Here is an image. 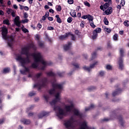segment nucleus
Returning a JSON list of instances; mask_svg holds the SVG:
<instances>
[{"label": "nucleus", "mask_w": 129, "mask_h": 129, "mask_svg": "<svg viewBox=\"0 0 129 129\" xmlns=\"http://www.w3.org/2000/svg\"><path fill=\"white\" fill-rule=\"evenodd\" d=\"M46 74L47 76L52 77L53 78L50 82L52 88L49 91V94H54L55 98L51 102H50V104L51 106H54L53 110L56 111L57 116L61 119L64 116L69 115V113L73 111L74 115L81 118L83 114L79 109L76 108L73 109L74 108V104L73 101L70 98H66L64 99L65 103H68V104H65V103H61L62 106H63V109L59 106H55L57 102H60V100H61V92L63 90V85L64 84L63 83L59 84L56 82L55 78L57 77V75L53 72H49L46 73Z\"/></svg>", "instance_id": "obj_1"}, {"label": "nucleus", "mask_w": 129, "mask_h": 129, "mask_svg": "<svg viewBox=\"0 0 129 129\" xmlns=\"http://www.w3.org/2000/svg\"><path fill=\"white\" fill-rule=\"evenodd\" d=\"M30 49L36 50L37 47L33 44H30L21 49V55L16 56V60L20 62L21 66L23 67L24 70H20V73L23 75L28 74V77H32L31 74V68L36 69L39 67V63H41V66L39 67L40 70H45V68L50 65L47 62L44 60L42 53L38 51L34 53L30 52ZM22 55H25L26 57H22Z\"/></svg>", "instance_id": "obj_2"}, {"label": "nucleus", "mask_w": 129, "mask_h": 129, "mask_svg": "<svg viewBox=\"0 0 129 129\" xmlns=\"http://www.w3.org/2000/svg\"><path fill=\"white\" fill-rule=\"evenodd\" d=\"M42 74L43 73H42L36 74L33 78V80L36 82V84L34 85V88L36 87L38 90H40L42 87H45L48 84V79L47 78L40 79Z\"/></svg>", "instance_id": "obj_3"}, {"label": "nucleus", "mask_w": 129, "mask_h": 129, "mask_svg": "<svg viewBox=\"0 0 129 129\" xmlns=\"http://www.w3.org/2000/svg\"><path fill=\"white\" fill-rule=\"evenodd\" d=\"M2 32L3 39L7 40L8 45L10 48H12L14 42L13 36H8V28L5 26L2 27Z\"/></svg>", "instance_id": "obj_4"}, {"label": "nucleus", "mask_w": 129, "mask_h": 129, "mask_svg": "<svg viewBox=\"0 0 129 129\" xmlns=\"http://www.w3.org/2000/svg\"><path fill=\"white\" fill-rule=\"evenodd\" d=\"M78 121L73 117H71L69 119L67 120L64 121V125L68 129H74L77 125Z\"/></svg>", "instance_id": "obj_5"}, {"label": "nucleus", "mask_w": 129, "mask_h": 129, "mask_svg": "<svg viewBox=\"0 0 129 129\" xmlns=\"http://www.w3.org/2000/svg\"><path fill=\"white\" fill-rule=\"evenodd\" d=\"M120 57L118 59V64L119 65V69L122 70L123 69V60L122 57H123V54H124V50L123 48H120L119 50Z\"/></svg>", "instance_id": "obj_6"}, {"label": "nucleus", "mask_w": 129, "mask_h": 129, "mask_svg": "<svg viewBox=\"0 0 129 129\" xmlns=\"http://www.w3.org/2000/svg\"><path fill=\"white\" fill-rule=\"evenodd\" d=\"M98 64H99L98 61H95L93 64H91L90 65V67L84 66L83 67V69L84 70H86V71H88V72H90V71H91V70L94 68V67H95L96 65H98Z\"/></svg>", "instance_id": "obj_7"}, {"label": "nucleus", "mask_w": 129, "mask_h": 129, "mask_svg": "<svg viewBox=\"0 0 129 129\" xmlns=\"http://www.w3.org/2000/svg\"><path fill=\"white\" fill-rule=\"evenodd\" d=\"M101 32V28H97L93 31V35H92V39L94 40L97 37L98 33H100Z\"/></svg>", "instance_id": "obj_8"}, {"label": "nucleus", "mask_w": 129, "mask_h": 129, "mask_svg": "<svg viewBox=\"0 0 129 129\" xmlns=\"http://www.w3.org/2000/svg\"><path fill=\"white\" fill-rule=\"evenodd\" d=\"M72 46V42H69L68 44H66L63 45V50L64 51H68V50H69Z\"/></svg>", "instance_id": "obj_9"}, {"label": "nucleus", "mask_w": 129, "mask_h": 129, "mask_svg": "<svg viewBox=\"0 0 129 129\" xmlns=\"http://www.w3.org/2000/svg\"><path fill=\"white\" fill-rule=\"evenodd\" d=\"M122 91V90L120 88H118L116 91L113 92L112 95V96H116V95H118V94H120Z\"/></svg>", "instance_id": "obj_10"}, {"label": "nucleus", "mask_w": 129, "mask_h": 129, "mask_svg": "<svg viewBox=\"0 0 129 129\" xmlns=\"http://www.w3.org/2000/svg\"><path fill=\"white\" fill-rule=\"evenodd\" d=\"M110 5V4L105 3V4L103 5V6L101 5L100 7V10H102L103 12H104V11H105V10H106V9H107L109 7Z\"/></svg>", "instance_id": "obj_11"}, {"label": "nucleus", "mask_w": 129, "mask_h": 129, "mask_svg": "<svg viewBox=\"0 0 129 129\" xmlns=\"http://www.w3.org/2000/svg\"><path fill=\"white\" fill-rule=\"evenodd\" d=\"M48 114V112L46 111H43L38 114V117L39 118H42V117H44V116H47Z\"/></svg>", "instance_id": "obj_12"}, {"label": "nucleus", "mask_w": 129, "mask_h": 129, "mask_svg": "<svg viewBox=\"0 0 129 129\" xmlns=\"http://www.w3.org/2000/svg\"><path fill=\"white\" fill-rule=\"evenodd\" d=\"M21 121L23 122L24 124H30V123H31V121L27 119H22Z\"/></svg>", "instance_id": "obj_13"}, {"label": "nucleus", "mask_w": 129, "mask_h": 129, "mask_svg": "<svg viewBox=\"0 0 129 129\" xmlns=\"http://www.w3.org/2000/svg\"><path fill=\"white\" fill-rule=\"evenodd\" d=\"M105 13L106 15H110L112 13V8L109 7L105 11Z\"/></svg>", "instance_id": "obj_14"}, {"label": "nucleus", "mask_w": 129, "mask_h": 129, "mask_svg": "<svg viewBox=\"0 0 129 129\" xmlns=\"http://www.w3.org/2000/svg\"><path fill=\"white\" fill-rule=\"evenodd\" d=\"M38 44L39 47H40V48H44V47H45L44 42L42 41L38 40Z\"/></svg>", "instance_id": "obj_15"}, {"label": "nucleus", "mask_w": 129, "mask_h": 129, "mask_svg": "<svg viewBox=\"0 0 129 129\" xmlns=\"http://www.w3.org/2000/svg\"><path fill=\"white\" fill-rule=\"evenodd\" d=\"M118 119L119 120V121L122 125V126H123V123H124V121H123V119H122V117L121 116H119L118 117Z\"/></svg>", "instance_id": "obj_16"}, {"label": "nucleus", "mask_w": 129, "mask_h": 129, "mask_svg": "<svg viewBox=\"0 0 129 129\" xmlns=\"http://www.w3.org/2000/svg\"><path fill=\"white\" fill-rule=\"evenodd\" d=\"M94 107H95V106L93 104H91L89 107L85 108V111H89V110L92 109V108H94Z\"/></svg>", "instance_id": "obj_17"}, {"label": "nucleus", "mask_w": 129, "mask_h": 129, "mask_svg": "<svg viewBox=\"0 0 129 129\" xmlns=\"http://www.w3.org/2000/svg\"><path fill=\"white\" fill-rule=\"evenodd\" d=\"M10 69L9 68H5L3 70V73H4L5 74H7V73H9V72H10Z\"/></svg>", "instance_id": "obj_18"}, {"label": "nucleus", "mask_w": 129, "mask_h": 129, "mask_svg": "<svg viewBox=\"0 0 129 129\" xmlns=\"http://www.w3.org/2000/svg\"><path fill=\"white\" fill-rule=\"evenodd\" d=\"M55 18L57 19L56 21L58 24H61V23H62V21H61V19L59 17V15H56Z\"/></svg>", "instance_id": "obj_19"}, {"label": "nucleus", "mask_w": 129, "mask_h": 129, "mask_svg": "<svg viewBox=\"0 0 129 129\" xmlns=\"http://www.w3.org/2000/svg\"><path fill=\"white\" fill-rule=\"evenodd\" d=\"M99 76H101V77H102L105 75V72L103 71H101L99 72Z\"/></svg>", "instance_id": "obj_20"}, {"label": "nucleus", "mask_w": 129, "mask_h": 129, "mask_svg": "<svg viewBox=\"0 0 129 129\" xmlns=\"http://www.w3.org/2000/svg\"><path fill=\"white\" fill-rule=\"evenodd\" d=\"M43 97L46 102H48V101H49V98H50V96H49V95H44Z\"/></svg>", "instance_id": "obj_21"}, {"label": "nucleus", "mask_w": 129, "mask_h": 129, "mask_svg": "<svg viewBox=\"0 0 129 129\" xmlns=\"http://www.w3.org/2000/svg\"><path fill=\"white\" fill-rule=\"evenodd\" d=\"M73 65L75 68V70H76V69L79 68V64L77 63V62L73 63Z\"/></svg>", "instance_id": "obj_22"}, {"label": "nucleus", "mask_w": 129, "mask_h": 129, "mask_svg": "<svg viewBox=\"0 0 129 129\" xmlns=\"http://www.w3.org/2000/svg\"><path fill=\"white\" fill-rule=\"evenodd\" d=\"M88 21H89V22L93 21V16L90 15H88Z\"/></svg>", "instance_id": "obj_23"}, {"label": "nucleus", "mask_w": 129, "mask_h": 129, "mask_svg": "<svg viewBox=\"0 0 129 129\" xmlns=\"http://www.w3.org/2000/svg\"><path fill=\"white\" fill-rule=\"evenodd\" d=\"M70 15L73 18H76L77 15H76V12L75 11H73L70 13Z\"/></svg>", "instance_id": "obj_24"}, {"label": "nucleus", "mask_w": 129, "mask_h": 129, "mask_svg": "<svg viewBox=\"0 0 129 129\" xmlns=\"http://www.w3.org/2000/svg\"><path fill=\"white\" fill-rule=\"evenodd\" d=\"M55 9L57 12H61V10H62V8L60 5L56 6Z\"/></svg>", "instance_id": "obj_25"}, {"label": "nucleus", "mask_w": 129, "mask_h": 129, "mask_svg": "<svg viewBox=\"0 0 129 129\" xmlns=\"http://www.w3.org/2000/svg\"><path fill=\"white\" fill-rule=\"evenodd\" d=\"M3 24H4L5 25H7L8 26H10V22L9 21V20L8 19H5L3 21Z\"/></svg>", "instance_id": "obj_26"}, {"label": "nucleus", "mask_w": 129, "mask_h": 129, "mask_svg": "<svg viewBox=\"0 0 129 129\" xmlns=\"http://www.w3.org/2000/svg\"><path fill=\"white\" fill-rule=\"evenodd\" d=\"M34 107H35V106L34 105L30 106L29 107L27 110L26 111H30V110H32V109H34Z\"/></svg>", "instance_id": "obj_27"}, {"label": "nucleus", "mask_w": 129, "mask_h": 129, "mask_svg": "<svg viewBox=\"0 0 129 129\" xmlns=\"http://www.w3.org/2000/svg\"><path fill=\"white\" fill-rule=\"evenodd\" d=\"M67 37H68V34H66L64 35H62V36H60L59 39H60V40H64V39H65V38H67Z\"/></svg>", "instance_id": "obj_28"}, {"label": "nucleus", "mask_w": 129, "mask_h": 129, "mask_svg": "<svg viewBox=\"0 0 129 129\" xmlns=\"http://www.w3.org/2000/svg\"><path fill=\"white\" fill-rule=\"evenodd\" d=\"M89 23H90L91 27H92L93 29H94L95 28V27H96V26H95V25H94L93 21H90V22H89Z\"/></svg>", "instance_id": "obj_29"}, {"label": "nucleus", "mask_w": 129, "mask_h": 129, "mask_svg": "<svg viewBox=\"0 0 129 129\" xmlns=\"http://www.w3.org/2000/svg\"><path fill=\"white\" fill-rule=\"evenodd\" d=\"M124 25L125 26V27H129V21L127 20H125L124 22Z\"/></svg>", "instance_id": "obj_30"}, {"label": "nucleus", "mask_w": 129, "mask_h": 129, "mask_svg": "<svg viewBox=\"0 0 129 129\" xmlns=\"http://www.w3.org/2000/svg\"><path fill=\"white\" fill-rule=\"evenodd\" d=\"M106 68L107 70H111L112 69V67L109 64L106 66Z\"/></svg>", "instance_id": "obj_31"}, {"label": "nucleus", "mask_w": 129, "mask_h": 129, "mask_svg": "<svg viewBox=\"0 0 129 129\" xmlns=\"http://www.w3.org/2000/svg\"><path fill=\"white\" fill-rule=\"evenodd\" d=\"M57 75H58V76H59V77H63V76H64V73L58 72V73H57Z\"/></svg>", "instance_id": "obj_32"}, {"label": "nucleus", "mask_w": 129, "mask_h": 129, "mask_svg": "<svg viewBox=\"0 0 129 129\" xmlns=\"http://www.w3.org/2000/svg\"><path fill=\"white\" fill-rule=\"evenodd\" d=\"M84 4L86 7H88L89 8L90 7V4H89L87 1L84 2Z\"/></svg>", "instance_id": "obj_33"}, {"label": "nucleus", "mask_w": 129, "mask_h": 129, "mask_svg": "<svg viewBox=\"0 0 129 129\" xmlns=\"http://www.w3.org/2000/svg\"><path fill=\"white\" fill-rule=\"evenodd\" d=\"M117 37H118V35L117 34L114 35L113 37L114 41H117Z\"/></svg>", "instance_id": "obj_34"}, {"label": "nucleus", "mask_w": 129, "mask_h": 129, "mask_svg": "<svg viewBox=\"0 0 129 129\" xmlns=\"http://www.w3.org/2000/svg\"><path fill=\"white\" fill-rule=\"evenodd\" d=\"M72 21H73V19L72 18V17H69L68 18V20H67V22L68 23H71V22H72Z\"/></svg>", "instance_id": "obj_35"}, {"label": "nucleus", "mask_w": 129, "mask_h": 129, "mask_svg": "<svg viewBox=\"0 0 129 129\" xmlns=\"http://www.w3.org/2000/svg\"><path fill=\"white\" fill-rule=\"evenodd\" d=\"M104 23L105 24V25H108V20H107V19L106 18H105L104 19Z\"/></svg>", "instance_id": "obj_36"}, {"label": "nucleus", "mask_w": 129, "mask_h": 129, "mask_svg": "<svg viewBox=\"0 0 129 129\" xmlns=\"http://www.w3.org/2000/svg\"><path fill=\"white\" fill-rule=\"evenodd\" d=\"M70 35L71 36V38L72 40H73V41H75V39H76L75 36H74V35H73L72 34H70Z\"/></svg>", "instance_id": "obj_37"}, {"label": "nucleus", "mask_w": 129, "mask_h": 129, "mask_svg": "<svg viewBox=\"0 0 129 129\" xmlns=\"http://www.w3.org/2000/svg\"><path fill=\"white\" fill-rule=\"evenodd\" d=\"M14 10H12V9H7V14L10 15L11 13H12Z\"/></svg>", "instance_id": "obj_38"}, {"label": "nucleus", "mask_w": 129, "mask_h": 129, "mask_svg": "<svg viewBox=\"0 0 129 129\" xmlns=\"http://www.w3.org/2000/svg\"><path fill=\"white\" fill-rule=\"evenodd\" d=\"M15 23V25L17 26V27H21V21H17Z\"/></svg>", "instance_id": "obj_39"}, {"label": "nucleus", "mask_w": 129, "mask_h": 129, "mask_svg": "<svg viewBox=\"0 0 129 129\" xmlns=\"http://www.w3.org/2000/svg\"><path fill=\"white\" fill-rule=\"evenodd\" d=\"M20 21V17L17 16L15 17L14 19V22L16 23V22H19Z\"/></svg>", "instance_id": "obj_40"}, {"label": "nucleus", "mask_w": 129, "mask_h": 129, "mask_svg": "<svg viewBox=\"0 0 129 129\" xmlns=\"http://www.w3.org/2000/svg\"><path fill=\"white\" fill-rule=\"evenodd\" d=\"M104 2L106 3V4H108L109 5H111L112 4L111 0H104Z\"/></svg>", "instance_id": "obj_41"}, {"label": "nucleus", "mask_w": 129, "mask_h": 129, "mask_svg": "<svg viewBox=\"0 0 129 129\" xmlns=\"http://www.w3.org/2000/svg\"><path fill=\"white\" fill-rule=\"evenodd\" d=\"M36 94V92L32 91L30 93H29V96H34Z\"/></svg>", "instance_id": "obj_42"}, {"label": "nucleus", "mask_w": 129, "mask_h": 129, "mask_svg": "<svg viewBox=\"0 0 129 129\" xmlns=\"http://www.w3.org/2000/svg\"><path fill=\"white\" fill-rule=\"evenodd\" d=\"M96 57V52H94L92 54V59H94Z\"/></svg>", "instance_id": "obj_43"}, {"label": "nucleus", "mask_w": 129, "mask_h": 129, "mask_svg": "<svg viewBox=\"0 0 129 129\" xmlns=\"http://www.w3.org/2000/svg\"><path fill=\"white\" fill-rule=\"evenodd\" d=\"M85 24V22H84V21H82L80 24V26L81 28H84Z\"/></svg>", "instance_id": "obj_44"}, {"label": "nucleus", "mask_w": 129, "mask_h": 129, "mask_svg": "<svg viewBox=\"0 0 129 129\" xmlns=\"http://www.w3.org/2000/svg\"><path fill=\"white\" fill-rule=\"evenodd\" d=\"M105 31H106V32H107V33H110V32H111V30H110V29L109 28H104Z\"/></svg>", "instance_id": "obj_45"}, {"label": "nucleus", "mask_w": 129, "mask_h": 129, "mask_svg": "<svg viewBox=\"0 0 129 129\" xmlns=\"http://www.w3.org/2000/svg\"><path fill=\"white\" fill-rule=\"evenodd\" d=\"M68 3L69 4V5H73V4L74 3V0H68Z\"/></svg>", "instance_id": "obj_46"}, {"label": "nucleus", "mask_w": 129, "mask_h": 129, "mask_svg": "<svg viewBox=\"0 0 129 129\" xmlns=\"http://www.w3.org/2000/svg\"><path fill=\"white\" fill-rule=\"evenodd\" d=\"M88 15H84L82 17V19H83L84 20H86V19H88Z\"/></svg>", "instance_id": "obj_47"}, {"label": "nucleus", "mask_w": 129, "mask_h": 129, "mask_svg": "<svg viewBox=\"0 0 129 129\" xmlns=\"http://www.w3.org/2000/svg\"><path fill=\"white\" fill-rule=\"evenodd\" d=\"M125 4V1H124V0L121 1L120 5H121L122 7L124 6Z\"/></svg>", "instance_id": "obj_48"}, {"label": "nucleus", "mask_w": 129, "mask_h": 129, "mask_svg": "<svg viewBox=\"0 0 129 129\" xmlns=\"http://www.w3.org/2000/svg\"><path fill=\"white\" fill-rule=\"evenodd\" d=\"M28 22H29V19H25L22 21V22L23 23V24H25V23H28Z\"/></svg>", "instance_id": "obj_49"}, {"label": "nucleus", "mask_w": 129, "mask_h": 129, "mask_svg": "<svg viewBox=\"0 0 129 129\" xmlns=\"http://www.w3.org/2000/svg\"><path fill=\"white\" fill-rule=\"evenodd\" d=\"M47 30H48V31H52V30H54V27H52V26L48 27L47 28Z\"/></svg>", "instance_id": "obj_50"}, {"label": "nucleus", "mask_w": 129, "mask_h": 129, "mask_svg": "<svg viewBox=\"0 0 129 129\" xmlns=\"http://www.w3.org/2000/svg\"><path fill=\"white\" fill-rule=\"evenodd\" d=\"M11 15L13 18H15V17H16V13H15L14 11H12V12L11 13Z\"/></svg>", "instance_id": "obj_51"}, {"label": "nucleus", "mask_w": 129, "mask_h": 129, "mask_svg": "<svg viewBox=\"0 0 129 129\" xmlns=\"http://www.w3.org/2000/svg\"><path fill=\"white\" fill-rule=\"evenodd\" d=\"M28 17H29V15H28V13H25L24 14V19H27V18H28Z\"/></svg>", "instance_id": "obj_52"}, {"label": "nucleus", "mask_w": 129, "mask_h": 129, "mask_svg": "<svg viewBox=\"0 0 129 129\" xmlns=\"http://www.w3.org/2000/svg\"><path fill=\"white\" fill-rule=\"evenodd\" d=\"M22 31L24 32V33H29V30H28V29L24 28L22 30Z\"/></svg>", "instance_id": "obj_53"}, {"label": "nucleus", "mask_w": 129, "mask_h": 129, "mask_svg": "<svg viewBox=\"0 0 129 129\" xmlns=\"http://www.w3.org/2000/svg\"><path fill=\"white\" fill-rule=\"evenodd\" d=\"M48 20L49 21H50L51 22H52V21H53V20H54V19L52 17H48Z\"/></svg>", "instance_id": "obj_54"}, {"label": "nucleus", "mask_w": 129, "mask_h": 129, "mask_svg": "<svg viewBox=\"0 0 129 129\" xmlns=\"http://www.w3.org/2000/svg\"><path fill=\"white\" fill-rule=\"evenodd\" d=\"M95 88H94V87H91L90 88H89L88 89L89 90V91H91L92 90H93V89H95Z\"/></svg>", "instance_id": "obj_55"}, {"label": "nucleus", "mask_w": 129, "mask_h": 129, "mask_svg": "<svg viewBox=\"0 0 129 129\" xmlns=\"http://www.w3.org/2000/svg\"><path fill=\"white\" fill-rule=\"evenodd\" d=\"M35 39L36 40L39 41V40H40V36L38 35H36L35 37Z\"/></svg>", "instance_id": "obj_56"}, {"label": "nucleus", "mask_w": 129, "mask_h": 129, "mask_svg": "<svg viewBox=\"0 0 129 129\" xmlns=\"http://www.w3.org/2000/svg\"><path fill=\"white\" fill-rule=\"evenodd\" d=\"M44 16H45L46 18H48L49 17V12H46Z\"/></svg>", "instance_id": "obj_57"}, {"label": "nucleus", "mask_w": 129, "mask_h": 129, "mask_svg": "<svg viewBox=\"0 0 129 129\" xmlns=\"http://www.w3.org/2000/svg\"><path fill=\"white\" fill-rule=\"evenodd\" d=\"M38 28H39V29H41L42 28V24H41L40 23H39L37 25Z\"/></svg>", "instance_id": "obj_58"}, {"label": "nucleus", "mask_w": 129, "mask_h": 129, "mask_svg": "<svg viewBox=\"0 0 129 129\" xmlns=\"http://www.w3.org/2000/svg\"><path fill=\"white\" fill-rule=\"evenodd\" d=\"M13 8L15 10H18V6H17V5H13Z\"/></svg>", "instance_id": "obj_59"}, {"label": "nucleus", "mask_w": 129, "mask_h": 129, "mask_svg": "<svg viewBox=\"0 0 129 129\" xmlns=\"http://www.w3.org/2000/svg\"><path fill=\"white\" fill-rule=\"evenodd\" d=\"M19 6L20 7V10H23V9L25 8V6H22L20 4H19Z\"/></svg>", "instance_id": "obj_60"}, {"label": "nucleus", "mask_w": 129, "mask_h": 129, "mask_svg": "<svg viewBox=\"0 0 129 129\" xmlns=\"http://www.w3.org/2000/svg\"><path fill=\"white\" fill-rule=\"evenodd\" d=\"M24 10L25 11H29V7L27 6H24Z\"/></svg>", "instance_id": "obj_61"}, {"label": "nucleus", "mask_w": 129, "mask_h": 129, "mask_svg": "<svg viewBox=\"0 0 129 129\" xmlns=\"http://www.w3.org/2000/svg\"><path fill=\"white\" fill-rule=\"evenodd\" d=\"M108 120H109V119L107 118H105L103 119V121H108Z\"/></svg>", "instance_id": "obj_62"}, {"label": "nucleus", "mask_w": 129, "mask_h": 129, "mask_svg": "<svg viewBox=\"0 0 129 129\" xmlns=\"http://www.w3.org/2000/svg\"><path fill=\"white\" fill-rule=\"evenodd\" d=\"M46 19H47V17H45V16H43L42 17V21H46Z\"/></svg>", "instance_id": "obj_63"}, {"label": "nucleus", "mask_w": 129, "mask_h": 129, "mask_svg": "<svg viewBox=\"0 0 129 129\" xmlns=\"http://www.w3.org/2000/svg\"><path fill=\"white\" fill-rule=\"evenodd\" d=\"M49 12L50 13H51V14H54V10H53V9H50V10H49Z\"/></svg>", "instance_id": "obj_64"}]
</instances>
